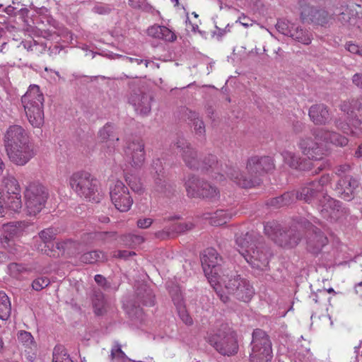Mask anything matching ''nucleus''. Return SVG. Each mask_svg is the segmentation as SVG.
Wrapping results in <instances>:
<instances>
[{"mask_svg": "<svg viewBox=\"0 0 362 362\" xmlns=\"http://www.w3.org/2000/svg\"><path fill=\"white\" fill-rule=\"evenodd\" d=\"M355 291L357 295L362 298V281L355 286Z\"/></svg>", "mask_w": 362, "mask_h": 362, "instance_id": "nucleus-64", "label": "nucleus"}, {"mask_svg": "<svg viewBox=\"0 0 362 362\" xmlns=\"http://www.w3.org/2000/svg\"><path fill=\"white\" fill-rule=\"evenodd\" d=\"M44 95L37 85H30L21 97L26 117L34 128H40L44 124Z\"/></svg>", "mask_w": 362, "mask_h": 362, "instance_id": "nucleus-4", "label": "nucleus"}, {"mask_svg": "<svg viewBox=\"0 0 362 362\" xmlns=\"http://www.w3.org/2000/svg\"><path fill=\"white\" fill-rule=\"evenodd\" d=\"M93 10L98 14H106L110 11V8L105 5L98 4L95 6Z\"/></svg>", "mask_w": 362, "mask_h": 362, "instance_id": "nucleus-53", "label": "nucleus"}, {"mask_svg": "<svg viewBox=\"0 0 362 362\" xmlns=\"http://www.w3.org/2000/svg\"><path fill=\"white\" fill-rule=\"evenodd\" d=\"M346 48L349 52L352 54L362 56V47H359L358 45L351 42H348L346 44Z\"/></svg>", "mask_w": 362, "mask_h": 362, "instance_id": "nucleus-51", "label": "nucleus"}, {"mask_svg": "<svg viewBox=\"0 0 362 362\" xmlns=\"http://www.w3.org/2000/svg\"><path fill=\"white\" fill-rule=\"evenodd\" d=\"M111 355L112 358L115 357H124V353L122 351L121 346L117 344L112 349Z\"/></svg>", "mask_w": 362, "mask_h": 362, "instance_id": "nucleus-56", "label": "nucleus"}, {"mask_svg": "<svg viewBox=\"0 0 362 362\" xmlns=\"http://www.w3.org/2000/svg\"><path fill=\"white\" fill-rule=\"evenodd\" d=\"M191 223H175L173 226L172 230L177 233H182L185 230H190L192 228Z\"/></svg>", "mask_w": 362, "mask_h": 362, "instance_id": "nucleus-50", "label": "nucleus"}, {"mask_svg": "<svg viewBox=\"0 0 362 362\" xmlns=\"http://www.w3.org/2000/svg\"><path fill=\"white\" fill-rule=\"evenodd\" d=\"M57 235L56 230L52 228H46L42 230L40 233V238L45 243L50 242L52 240L55 238Z\"/></svg>", "mask_w": 362, "mask_h": 362, "instance_id": "nucleus-43", "label": "nucleus"}, {"mask_svg": "<svg viewBox=\"0 0 362 362\" xmlns=\"http://www.w3.org/2000/svg\"><path fill=\"white\" fill-rule=\"evenodd\" d=\"M50 280L47 277H40L35 279L32 283V287L34 290L39 291L49 286Z\"/></svg>", "mask_w": 362, "mask_h": 362, "instance_id": "nucleus-44", "label": "nucleus"}, {"mask_svg": "<svg viewBox=\"0 0 362 362\" xmlns=\"http://www.w3.org/2000/svg\"><path fill=\"white\" fill-rule=\"evenodd\" d=\"M132 255H135V252L127 250H119L117 252V255H115V256L118 258H127Z\"/></svg>", "mask_w": 362, "mask_h": 362, "instance_id": "nucleus-58", "label": "nucleus"}, {"mask_svg": "<svg viewBox=\"0 0 362 362\" xmlns=\"http://www.w3.org/2000/svg\"><path fill=\"white\" fill-rule=\"evenodd\" d=\"M18 339L25 347L32 349L35 346L33 337L28 332L20 331L18 334Z\"/></svg>", "mask_w": 362, "mask_h": 362, "instance_id": "nucleus-39", "label": "nucleus"}, {"mask_svg": "<svg viewBox=\"0 0 362 362\" xmlns=\"http://www.w3.org/2000/svg\"><path fill=\"white\" fill-rule=\"evenodd\" d=\"M233 214L228 210H217L210 217V223L212 226H218L226 224L233 217Z\"/></svg>", "mask_w": 362, "mask_h": 362, "instance_id": "nucleus-35", "label": "nucleus"}, {"mask_svg": "<svg viewBox=\"0 0 362 362\" xmlns=\"http://www.w3.org/2000/svg\"><path fill=\"white\" fill-rule=\"evenodd\" d=\"M49 193L47 188L38 182H31L25 187L24 198L28 214L35 216L45 207Z\"/></svg>", "mask_w": 362, "mask_h": 362, "instance_id": "nucleus-9", "label": "nucleus"}, {"mask_svg": "<svg viewBox=\"0 0 362 362\" xmlns=\"http://www.w3.org/2000/svg\"><path fill=\"white\" fill-rule=\"evenodd\" d=\"M332 178L329 175H323L319 180L313 181V183H318L320 187V192L322 195V199L326 203L322 204V209H321V214L325 218L331 220H337L342 214L340 202L330 197L325 194V186L329 184Z\"/></svg>", "mask_w": 362, "mask_h": 362, "instance_id": "nucleus-12", "label": "nucleus"}, {"mask_svg": "<svg viewBox=\"0 0 362 362\" xmlns=\"http://www.w3.org/2000/svg\"><path fill=\"white\" fill-rule=\"evenodd\" d=\"M173 300L175 302V304L177 305L178 313L180 317H181L182 320L186 324V325H192V319L189 316V315L187 313L185 308L182 306L181 302L177 301L176 302V300L173 298Z\"/></svg>", "mask_w": 362, "mask_h": 362, "instance_id": "nucleus-42", "label": "nucleus"}, {"mask_svg": "<svg viewBox=\"0 0 362 362\" xmlns=\"http://www.w3.org/2000/svg\"><path fill=\"white\" fill-rule=\"evenodd\" d=\"M5 197L11 211L19 213L22 209L21 189L18 181L13 176L5 177L2 181Z\"/></svg>", "mask_w": 362, "mask_h": 362, "instance_id": "nucleus-14", "label": "nucleus"}, {"mask_svg": "<svg viewBox=\"0 0 362 362\" xmlns=\"http://www.w3.org/2000/svg\"><path fill=\"white\" fill-rule=\"evenodd\" d=\"M126 160L134 168H139L145 162V144L142 139H134L126 143L123 148Z\"/></svg>", "mask_w": 362, "mask_h": 362, "instance_id": "nucleus-15", "label": "nucleus"}, {"mask_svg": "<svg viewBox=\"0 0 362 362\" xmlns=\"http://www.w3.org/2000/svg\"><path fill=\"white\" fill-rule=\"evenodd\" d=\"M110 196L115 207L121 212L128 211L134 202L128 187L120 180L110 186Z\"/></svg>", "mask_w": 362, "mask_h": 362, "instance_id": "nucleus-13", "label": "nucleus"}, {"mask_svg": "<svg viewBox=\"0 0 362 362\" xmlns=\"http://www.w3.org/2000/svg\"><path fill=\"white\" fill-rule=\"evenodd\" d=\"M328 243L327 237L320 231L315 232L308 239V249L314 253L319 252Z\"/></svg>", "mask_w": 362, "mask_h": 362, "instance_id": "nucleus-28", "label": "nucleus"}, {"mask_svg": "<svg viewBox=\"0 0 362 362\" xmlns=\"http://www.w3.org/2000/svg\"><path fill=\"white\" fill-rule=\"evenodd\" d=\"M153 223V220L149 218H140L137 221V226L140 228H148Z\"/></svg>", "mask_w": 362, "mask_h": 362, "instance_id": "nucleus-52", "label": "nucleus"}, {"mask_svg": "<svg viewBox=\"0 0 362 362\" xmlns=\"http://www.w3.org/2000/svg\"><path fill=\"white\" fill-rule=\"evenodd\" d=\"M276 27L283 35L289 36L303 45H308L312 42V34L309 31L288 21H278Z\"/></svg>", "mask_w": 362, "mask_h": 362, "instance_id": "nucleus-17", "label": "nucleus"}, {"mask_svg": "<svg viewBox=\"0 0 362 362\" xmlns=\"http://www.w3.org/2000/svg\"><path fill=\"white\" fill-rule=\"evenodd\" d=\"M318 129L313 132V136H305L300 139L298 146L301 152L309 158L320 160L325 155V149L323 146L324 141L315 139V133Z\"/></svg>", "mask_w": 362, "mask_h": 362, "instance_id": "nucleus-16", "label": "nucleus"}, {"mask_svg": "<svg viewBox=\"0 0 362 362\" xmlns=\"http://www.w3.org/2000/svg\"><path fill=\"white\" fill-rule=\"evenodd\" d=\"M192 16H194V18L196 19V21L194 23H192L191 21L188 18L189 22L187 21V27L189 28L191 26V30L194 32H195L199 28V20H198V15L195 12H192Z\"/></svg>", "mask_w": 362, "mask_h": 362, "instance_id": "nucleus-54", "label": "nucleus"}, {"mask_svg": "<svg viewBox=\"0 0 362 362\" xmlns=\"http://www.w3.org/2000/svg\"><path fill=\"white\" fill-rule=\"evenodd\" d=\"M194 118L193 122V125L194 127V131L196 134L199 135H203L205 133V127L202 120L199 119L198 117H195V113H193Z\"/></svg>", "mask_w": 362, "mask_h": 362, "instance_id": "nucleus-48", "label": "nucleus"}, {"mask_svg": "<svg viewBox=\"0 0 362 362\" xmlns=\"http://www.w3.org/2000/svg\"><path fill=\"white\" fill-rule=\"evenodd\" d=\"M147 34L153 38L160 39L168 42L176 40V35L168 28L158 25H153L147 30Z\"/></svg>", "mask_w": 362, "mask_h": 362, "instance_id": "nucleus-26", "label": "nucleus"}, {"mask_svg": "<svg viewBox=\"0 0 362 362\" xmlns=\"http://www.w3.org/2000/svg\"><path fill=\"white\" fill-rule=\"evenodd\" d=\"M353 83L358 88L362 89V74H356L352 78Z\"/></svg>", "mask_w": 362, "mask_h": 362, "instance_id": "nucleus-57", "label": "nucleus"}, {"mask_svg": "<svg viewBox=\"0 0 362 362\" xmlns=\"http://www.w3.org/2000/svg\"><path fill=\"white\" fill-rule=\"evenodd\" d=\"M8 269L10 275L16 279H19L22 274L28 272L26 267L18 263H11Z\"/></svg>", "mask_w": 362, "mask_h": 362, "instance_id": "nucleus-40", "label": "nucleus"}, {"mask_svg": "<svg viewBox=\"0 0 362 362\" xmlns=\"http://www.w3.org/2000/svg\"><path fill=\"white\" fill-rule=\"evenodd\" d=\"M264 229V233L281 247H295L300 240L298 231L293 229L281 231L279 223L275 221L267 222Z\"/></svg>", "mask_w": 362, "mask_h": 362, "instance_id": "nucleus-10", "label": "nucleus"}, {"mask_svg": "<svg viewBox=\"0 0 362 362\" xmlns=\"http://www.w3.org/2000/svg\"><path fill=\"white\" fill-rule=\"evenodd\" d=\"M280 199H282L284 206L290 205L293 203L298 199L296 198V192H288L279 197Z\"/></svg>", "mask_w": 362, "mask_h": 362, "instance_id": "nucleus-46", "label": "nucleus"}, {"mask_svg": "<svg viewBox=\"0 0 362 362\" xmlns=\"http://www.w3.org/2000/svg\"><path fill=\"white\" fill-rule=\"evenodd\" d=\"M30 225L25 221L10 222L2 226V234L0 238L1 247L8 252L16 254L18 246L13 240L23 235L25 230Z\"/></svg>", "mask_w": 362, "mask_h": 362, "instance_id": "nucleus-11", "label": "nucleus"}, {"mask_svg": "<svg viewBox=\"0 0 362 362\" xmlns=\"http://www.w3.org/2000/svg\"><path fill=\"white\" fill-rule=\"evenodd\" d=\"M254 232H247L237 236V250L252 267L264 269L269 264L270 253Z\"/></svg>", "mask_w": 362, "mask_h": 362, "instance_id": "nucleus-2", "label": "nucleus"}, {"mask_svg": "<svg viewBox=\"0 0 362 362\" xmlns=\"http://www.w3.org/2000/svg\"><path fill=\"white\" fill-rule=\"evenodd\" d=\"M281 155L284 158V162L290 167L295 169H299L300 170H306L309 169L307 166V161H301V158L295 153L289 151H284Z\"/></svg>", "mask_w": 362, "mask_h": 362, "instance_id": "nucleus-27", "label": "nucleus"}, {"mask_svg": "<svg viewBox=\"0 0 362 362\" xmlns=\"http://www.w3.org/2000/svg\"><path fill=\"white\" fill-rule=\"evenodd\" d=\"M4 142L5 149L30 143L28 132L22 126L17 124L11 125L7 129Z\"/></svg>", "mask_w": 362, "mask_h": 362, "instance_id": "nucleus-19", "label": "nucleus"}, {"mask_svg": "<svg viewBox=\"0 0 362 362\" xmlns=\"http://www.w3.org/2000/svg\"><path fill=\"white\" fill-rule=\"evenodd\" d=\"M314 135L316 139L323 141L325 144H332L336 146L343 147L346 146L349 142L346 137L334 132H329L323 128L318 129Z\"/></svg>", "mask_w": 362, "mask_h": 362, "instance_id": "nucleus-25", "label": "nucleus"}, {"mask_svg": "<svg viewBox=\"0 0 362 362\" xmlns=\"http://www.w3.org/2000/svg\"><path fill=\"white\" fill-rule=\"evenodd\" d=\"M221 289L222 293L228 297L233 296L238 300L243 302L250 301L255 294V289L250 281L242 278L240 275L229 276L223 274L221 281Z\"/></svg>", "mask_w": 362, "mask_h": 362, "instance_id": "nucleus-6", "label": "nucleus"}, {"mask_svg": "<svg viewBox=\"0 0 362 362\" xmlns=\"http://www.w3.org/2000/svg\"><path fill=\"white\" fill-rule=\"evenodd\" d=\"M129 5L135 9L148 10L150 7L146 0H129Z\"/></svg>", "mask_w": 362, "mask_h": 362, "instance_id": "nucleus-47", "label": "nucleus"}, {"mask_svg": "<svg viewBox=\"0 0 362 362\" xmlns=\"http://www.w3.org/2000/svg\"><path fill=\"white\" fill-rule=\"evenodd\" d=\"M341 110L348 115L358 113L362 115V98L344 101Z\"/></svg>", "mask_w": 362, "mask_h": 362, "instance_id": "nucleus-32", "label": "nucleus"}, {"mask_svg": "<svg viewBox=\"0 0 362 362\" xmlns=\"http://www.w3.org/2000/svg\"><path fill=\"white\" fill-rule=\"evenodd\" d=\"M94 313L97 315H102L107 311V304L104 294L100 291H95L92 298Z\"/></svg>", "mask_w": 362, "mask_h": 362, "instance_id": "nucleus-31", "label": "nucleus"}, {"mask_svg": "<svg viewBox=\"0 0 362 362\" xmlns=\"http://www.w3.org/2000/svg\"><path fill=\"white\" fill-rule=\"evenodd\" d=\"M107 259V256L98 250L86 252L80 257L81 262L85 264H94L97 262H105Z\"/></svg>", "mask_w": 362, "mask_h": 362, "instance_id": "nucleus-36", "label": "nucleus"}, {"mask_svg": "<svg viewBox=\"0 0 362 362\" xmlns=\"http://www.w3.org/2000/svg\"><path fill=\"white\" fill-rule=\"evenodd\" d=\"M308 116L316 125H325L331 119L327 106L322 103L311 105L308 110Z\"/></svg>", "mask_w": 362, "mask_h": 362, "instance_id": "nucleus-24", "label": "nucleus"}, {"mask_svg": "<svg viewBox=\"0 0 362 362\" xmlns=\"http://www.w3.org/2000/svg\"><path fill=\"white\" fill-rule=\"evenodd\" d=\"M207 341L222 355L231 356L238 352V344L236 334L227 325L215 334H209Z\"/></svg>", "mask_w": 362, "mask_h": 362, "instance_id": "nucleus-8", "label": "nucleus"}, {"mask_svg": "<svg viewBox=\"0 0 362 362\" xmlns=\"http://www.w3.org/2000/svg\"><path fill=\"white\" fill-rule=\"evenodd\" d=\"M82 247L83 245L81 243L71 240L57 243V248L62 255H76L81 252Z\"/></svg>", "mask_w": 362, "mask_h": 362, "instance_id": "nucleus-29", "label": "nucleus"}, {"mask_svg": "<svg viewBox=\"0 0 362 362\" xmlns=\"http://www.w3.org/2000/svg\"><path fill=\"white\" fill-rule=\"evenodd\" d=\"M317 187H320L318 183H313V181L308 182L296 192V198L308 204L317 205L321 211L322 204L326 202L322 199V195Z\"/></svg>", "mask_w": 362, "mask_h": 362, "instance_id": "nucleus-18", "label": "nucleus"}, {"mask_svg": "<svg viewBox=\"0 0 362 362\" xmlns=\"http://www.w3.org/2000/svg\"><path fill=\"white\" fill-rule=\"evenodd\" d=\"M175 146L177 148L180 149L184 162L189 168L200 169L218 182L225 179V174L230 180L243 188H251L258 185L260 183L259 176L274 168L271 157H251L246 166L247 173L249 175L247 177L235 167L226 166L223 170L222 165L218 163L216 157L213 155H209L200 162L198 160L197 151L184 139H178Z\"/></svg>", "mask_w": 362, "mask_h": 362, "instance_id": "nucleus-1", "label": "nucleus"}, {"mask_svg": "<svg viewBox=\"0 0 362 362\" xmlns=\"http://www.w3.org/2000/svg\"><path fill=\"white\" fill-rule=\"evenodd\" d=\"M316 8L308 4L300 6V18L303 22L313 23L316 21L314 14Z\"/></svg>", "mask_w": 362, "mask_h": 362, "instance_id": "nucleus-38", "label": "nucleus"}, {"mask_svg": "<svg viewBox=\"0 0 362 362\" xmlns=\"http://www.w3.org/2000/svg\"><path fill=\"white\" fill-rule=\"evenodd\" d=\"M337 127L348 134H349L357 137L362 136V122L358 119H354L351 121V124L341 126L337 124Z\"/></svg>", "mask_w": 362, "mask_h": 362, "instance_id": "nucleus-33", "label": "nucleus"}, {"mask_svg": "<svg viewBox=\"0 0 362 362\" xmlns=\"http://www.w3.org/2000/svg\"><path fill=\"white\" fill-rule=\"evenodd\" d=\"M202 265L211 286L214 288L221 300L224 303L228 300V297L222 293L221 289V281L222 276H220L221 257L214 248L206 249L201 258Z\"/></svg>", "mask_w": 362, "mask_h": 362, "instance_id": "nucleus-5", "label": "nucleus"}, {"mask_svg": "<svg viewBox=\"0 0 362 362\" xmlns=\"http://www.w3.org/2000/svg\"><path fill=\"white\" fill-rule=\"evenodd\" d=\"M283 203L284 202H283L282 199H280L279 197L273 198L270 201V204L272 206H274L277 207V208L284 206V204Z\"/></svg>", "mask_w": 362, "mask_h": 362, "instance_id": "nucleus-60", "label": "nucleus"}, {"mask_svg": "<svg viewBox=\"0 0 362 362\" xmlns=\"http://www.w3.org/2000/svg\"><path fill=\"white\" fill-rule=\"evenodd\" d=\"M151 101V97L139 90H134L129 98V104L134 107L135 111L143 115L150 112Z\"/></svg>", "mask_w": 362, "mask_h": 362, "instance_id": "nucleus-23", "label": "nucleus"}, {"mask_svg": "<svg viewBox=\"0 0 362 362\" xmlns=\"http://www.w3.org/2000/svg\"><path fill=\"white\" fill-rule=\"evenodd\" d=\"M148 299L143 300V304L148 306H152L154 305V296L151 293H148Z\"/></svg>", "mask_w": 362, "mask_h": 362, "instance_id": "nucleus-62", "label": "nucleus"}, {"mask_svg": "<svg viewBox=\"0 0 362 362\" xmlns=\"http://www.w3.org/2000/svg\"><path fill=\"white\" fill-rule=\"evenodd\" d=\"M52 362H73V361L64 351L59 352L58 349H55Z\"/></svg>", "mask_w": 362, "mask_h": 362, "instance_id": "nucleus-45", "label": "nucleus"}, {"mask_svg": "<svg viewBox=\"0 0 362 362\" xmlns=\"http://www.w3.org/2000/svg\"><path fill=\"white\" fill-rule=\"evenodd\" d=\"M131 240L134 245H140L144 242V238L142 236L137 235H131Z\"/></svg>", "mask_w": 362, "mask_h": 362, "instance_id": "nucleus-61", "label": "nucleus"}, {"mask_svg": "<svg viewBox=\"0 0 362 362\" xmlns=\"http://www.w3.org/2000/svg\"><path fill=\"white\" fill-rule=\"evenodd\" d=\"M98 138L101 142L105 144L111 141L117 142L119 140L115 125L110 123H107L98 131ZM115 151V146L105 144L103 146V152L106 157L112 156Z\"/></svg>", "mask_w": 362, "mask_h": 362, "instance_id": "nucleus-21", "label": "nucleus"}, {"mask_svg": "<svg viewBox=\"0 0 362 362\" xmlns=\"http://www.w3.org/2000/svg\"><path fill=\"white\" fill-rule=\"evenodd\" d=\"M314 18L316 21H313V23L320 25H325L327 24L330 18L328 13L326 11L317 8L314 14Z\"/></svg>", "mask_w": 362, "mask_h": 362, "instance_id": "nucleus-41", "label": "nucleus"}, {"mask_svg": "<svg viewBox=\"0 0 362 362\" xmlns=\"http://www.w3.org/2000/svg\"><path fill=\"white\" fill-rule=\"evenodd\" d=\"M11 312V302L4 291H0V319L6 320Z\"/></svg>", "mask_w": 362, "mask_h": 362, "instance_id": "nucleus-37", "label": "nucleus"}, {"mask_svg": "<svg viewBox=\"0 0 362 362\" xmlns=\"http://www.w3.org/2000/svg\"><path fill=\"white\" fill-rule=\"evenodd\" d=\"M204 182L195 176H189L185 183L187 196L192 198L198 197L201 192V185Z\"/></svg>", "mask_w": 362, "mask_h": 362, "instance_id": "nucleus-30", "label": "nucleus"}, {"mask_svg": "<svg viewBox=\"0 0 362 362\" xmlns=\"http://www.w3.org/2000/svg\"><path fill=\"white\" fill-rule=\"evenodd\" d=\"M7 210H9L8 200L4 197V192L0 189V217L4 216Z\"/></svg>", "mask_w": 362, "mask_h": 362, "instance_id": "nucleus-49", "label": "nucleus"}, {"mask_svg": "<svg viewBox=\"0 0 362 362\" xmlns=\"http://www.w3.org/2000/svg\"><path fill=\"white\" fill-rule=\"evenodd\" d=\"M339 20L344 24L346 23L350 22L351 20H355V18H351L349 16V13L346 11L341 13Z\"/></svg>", "mask_w": 362, "mask_h": 362, "instance_id": "nucleus-59", "label": "nucleus"}, {"mask_svg": "<svg viewBox=\"0 0 362 362\" xmlns=\"http://www.w3.org/2000/svg\"><path fill=\"white\" fill-rule=\"evenodd\" d=\"M220 197V192L217 187L212 186L207 182H204L201 185V192L198 197L209 200H215Z\"/></svg>", "mask_w": 362, "mask_h": 362, "instance_id": "nucleus-34", "label": "nucleus"}, {"mask_svg": "<svg viewBox=\"0 0 362 362\" xmlns=\"http://www.w3.org/2000/svg\"><path fill=\"white\" fill-rule=\"evenodd\" d=\"M162 163L160 159H157L153 163V168L155 170L156 173L158 174V176H163V168L162 166Z\"/></svg>", "mask_w": 362, "mask_h": 362, "instance_id": "nucleus-55", "label": "nucleus"}, {"mask_svg": "<svg viewBox=\"0 0 362 362\" xmlns=\"http://www.w3.org/2000/svg\"><path fill=\"white\" fill-rule=\"evenodd\" d=\"M250 362H270L272 357V345L269 336L261 329H255L252 332L250 343Z\"/></svg>", "mask_w": 362, "mask_h": 362, "instance_id": "nucleus-7", "label": "nucleus"}, {"mask_svg": "<svg viewBox=\"0 0 362 362\" xmlns=\"http://www.w3.org/2000/svg\"><path fill=\"white\" fill-rule=\"evenodd\" d=\"M68 181L70 188L80 198L95 203H98L102 199L100 182L89 172H75L71 175Z\"/></svg>", "mask_w": 362, "mask_h": 362, "instance_id": "nucleus-3", "label": "nucleus"}, {"mask_svg": "<svg viewBox=\"0 0 362 362\" xmlns=\"http://www.w3.org/2000/svg\"><path fill=\"white\" fill-rule=\"evenodd\" d=\"M358 186V182L356 179L350 175H345L339 180L335 191L341 199L351 201L354 197V191Z\"/></svg>", "mask_w": 362, "mask_h": 362, "instance_id": "nucleus-22", "label": "nucleus"}, {"mask_svg": "<svg viewBox=\"0 0 362 362\" xmlns=\"http://www.w3.org/2000/svg\"><path fill=\"white\" fill-rule=\"evenodd\" d=\"M9 160L20 166L25 165L35 156L33 147L30 143L6 148Z\"/></svg>", "mask_w": 362, "mask_h": 362, "instance_id": "nucleus-20", "label": "nucleus"}, {"mask_svg": "<svg viewBox=\"0 0 362 362\" xmlns=\"http://www.w3.org/2000/svg\"><path fill=\"white\" fill-rule=\"evenodd\" d=\"M95 281L100 286H103L106 282L105 278L100 274H97L95 276Z\"/></svg>", "mask_w": 362, "mask_h": 362, "instance_id": "nucleus-63", "label": "nucleus"}]
</instances>
